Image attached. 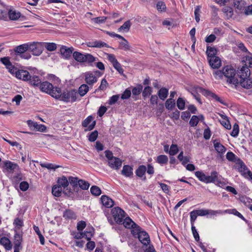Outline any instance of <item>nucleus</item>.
<instances>
[{"mask_svg": "<svg viewBox=\"0 0 252 252\" xmlns=\"http://www.w3.org/2000/svg\"><path fill=\"white\" fill-rule=\"evenodd\" d=\"M224 77L226 82L228 84L234 85L237 87L239 82L236 76L235 69L230 65H226L223 67Z\"/></svg>", "mask_w": 252, "mask_h": 252, "instance_id": "f257e3e1", "label": "nucleus"}, {"mask_svg": "<svg viewBox=\"0 0 252 252\" xmlns=\"http://www.w3.org/2000/svg\"><path fill=\"white\" fill-rule=\"evenodd\" d=\"M131 232L134 237L138 238L143 245L147 246L150 244L151 240L149 234L140 226L135 227L134 230H131Z\"/></svg>", "mask_w": 252, "mask_h": 252, "instance_id": "f03ea898", "label": "nucleus"}, {"mask_svg": "<svg viewBox=\"0 0 252 252\" xmlns=\"http://www.w3.org/2000/svg\"><path fill=\"white\" fill-rule=\"evenodd\" d=\"M58 94H59V96L55 97L56 99L66 102H73L76 100L77 92L75 90H67L62 93L61 89L60 88Z\"/></svg>", "mask_w": 252, "mask_h": 252, "instance_id": "7ed1b4c3", "label": "nucleus"}, {"mask_svg": "<svg viewBox=\"0 0 252 252\" xmlns=\"http://www.w3.org/2000/svg\"><path fill=\"white\" fill-rule=\"evenodd\" d=\"M195 175L199 181L206 184L215 183L218 179V173L216 171L211 172L210 176L206 175L202 171H197L195 172Z\"/></svg>", "mask_w": 252, "mask_h": 252, "instance_id": "20e7f679", "label": "nucleus"}, {"mask_svg": "<svg viewBox=\"0 0 252 252\" xmlns=\"http://www.w3.org/2000/svg\"><path fill=\"white\" fill-rule=\"evenodd\" d=\"M39 89L41 92L46 93L53 97L59 96L60 88L54 87L53 85L48 81L42 82Z\"/></svg>", "mask_w": 252, "mask_h": 252, "instance_id": "39448f33", "label": "nucleus"}, {"mask_svg": "<svg viewBox=\"0 0 252 252\" xmlns=\"http://www.w3.org/2000/svg\"><path fill=\"white\" fill-rule=\"evenodd\" d=\"M105 154L108 159L109 166L115 170L119 169L122 166V161L119 158L114 157L110 151H105Z\"/></svg>", "mask_w": 252, "mask_h": 252, "instance_id": "423d86ee", "label": "nucleus"}, {"mask_svg": "<svg viewBox=\"0 0 252 252\" xmlns=\"http://www.w3.org/2000/svg\"><path fill=\"white\" fill-rule=\"evenodd\" d=\"M73 58L78 62L92 63L96 61L97 59L90 54H83L79 52L73 53Z\"/></svg>", "mask_w": 252, "mask_h": 252, "instance_id": "0eeeda50", "label": "nucleus"}, {"mask_svg": "<svg viewBox=\"0 0 252 252\" xmlns=\"http://www.w3.org/2000/svg\"><path fill=\"white\" fill-rule=\"evenodd\" d=\"M44 42H33L28 43L29 50L32 53L34 56H38L40 55L44 49Z\"/></svg>", "mask_w": 252, "mask_h": 252, "instance_id": "6e6552de", "label": "nucleus"}, {"mask_svg": "<svg viewBox=\"0 0 252 252\" xmlns=\"http://www.w3.org/2000/svg\"><path fill=\"white\" fill-rule=\"evenodd\" d=\"M115 221L117 223H121L125 217V212L120 207H115L111 210Z\"/></svg>", "mask_w": 252, "mask_h": 252, "instance_id": "1a4fd4ad", "label": "nucleus"}, {"mask_svg": "<svg viewBox=\"0 0 252 252\" xmlns=\"http://www.w3.org/2000/svg\"><path fill=\"white\" fill-rule=\"evenodd\" d=\"M107 60L111 63L114 68L121 75L124 74V69L113 54H106Z\"/></svg>", "mask_w": 252, "mask_h": 252, "instance_id": "9d476101", "label": "nucleus"}, {"mask_svg": "<svg viewBox=\"0 0 252 252\" xmlns=\"http://www.w3.org/2000/svg\"><path fill=\"white\" fill-rule=\"evenodd\" d=\"M235 166L243 175L245 177H247V175L250 170H248L244 163L239 158L237 159Z\"/></svg>", "mask_w": 252, "mask_h": 252, "instance_id": "9b49d317", "label": "nucleus"}, {"mask_svg": "<svg viewBox=\"0 0 252 252\" xmlns=\"http://www.w3.org/2000/svg\"><path fill=\"white\" fill-rule=\"evenodd\" d=\"M94 118L92 116H88L84 121L82 122V125L83 127H86L88 130H92L95 125V121H94Z\"/></svg>", "mask_w": 252, "mask_h": 252, "instance_id": "f8f14e48", "label": "nucleus"}, {"mask_svg": "<svg viewBox=\"0 0 252 252\" xmlns=\"http://www.w3.org/2000/svg\"><path fill=\"white\" fill-rule=\"evenodd\" d=\"M85 79L86 83L89 85H93L97 81V77L93 72L88 71L85 73Z\"/></svg>", "mask_w": 252, "mask_h": 252, "instance_id": "ddd939ff", "label": "nucleus"}, {"mask_svg": "<svg viewBox=\"0 0 252 252\" xmlns=\"http://www.w3.org/2000/svg\"><path fill=\"white\" fill-rule=\"evenodd\" d=\"M27 124L31 129H36L39 131H44L46 129V127L44 125L38 124L37 122L32 120H28Z\"/></svg>", "mask_w": 252, "mask_h": 252, "instance_id": "4468645a", "label": "nucleus"}, {"mask_svg": "<svg viewBox=\"0 0 252 252\" xmlns=\"http://www.w3.org/2000/svg\"><path fill=\"white\" fill-rule=\"evenodd\" d=\"M8 17L10 20H17L21 18L23 21L26 19L24 16H21V13L14 9H10L8 11Z\"/></svg>", "mask_w": 252, "mask_h": 252, "instance_id": "2eb2a0df", "label": "nucleus"}, {"mask_svg": "<svg viewBox=\"0 0 252 252\" xmlns=\"http://www.w3.org/2000/svg\"><path fill=\"white\" fill-rule=\"evenodd\" d=\"M15 77L18 79L28 81L31 78V75L27 70L19 69Z\"/></svg>", "mask_w": 252, "mask_h": 252, "instance_id": "dca6fc26", "label": "nucleus"}, {"mask_svg": "<svg viewBox=\"0 0 252 252\" xmlns=\"http://www.w3.org/2000/svg\"><path fill=\"white\" fill-rule=\"evenodd\" d=\"M87 45L89 47L94 48L109 47V45L107 43L101 40H95L88 42L87 43Z\"/></svg>", "mask_w": 252, "mask_h": 252, "instance_id": "f3484780", "label": "nucleus"}, {"mask_svg": "<svg viewBox=\"0 0 252 252\" xmlns=\"http://www.w3.org/2000/svg\"><path fill=\"white\" fill-rule=\"evenodd\" d=\"M102 204L106 208H111L113 206V200L107 195H102L100 198Z\"/></svg>", "mask_w": 252, "mask_h": 252, "instance_id": "a211bd4d", "label": "nucleus"}, {"mask_svg": "<svg viewBox=\"0 0 252 252\" xmlns=\"http://www.w3.org/2000/svg\"><path fill=\"white\" fill-rule=\"evenodd\" d=\"M208 60L209 65L213 68H218L221 66V62L218 57L211 58Z\"/></svg>", "mask_w": 252, "mask_h": 252, "instance_id": "6ab92c4d", "label": "nucleus"}, {"mask_svg": "<svg viewBox=\"0 0 252 252\" xmlns=\"http://www.w3.org/2000/svg\"><path fill=\"white\" fill-rule=\"evenodd\" d=\"M4 167L5 169L9 172L14 171L15 170L18 169V165L15 163H13L10 161H5L4 162Z\"/></svg>", "mask_w": 252, "mask_h": 252, "instance_id": "aec40b11", "label": "nucleus"}, {"mask_svg": "<svg viewBox=\"0 0 252 252\" xmlns=\"http://www.w3.org/2000/svg\"><path fill=\"white\" fill-rule=\"evenodd\" d=\"M234 5L238 10V12L243 13L246 6V3L243 0H234Z\"/></svg>", "mask_w": 252, "mask_h": 252, "instance_id": "412c9836", "label": "nucleus"}, {"mask_svg": "<svg viewBox=\"0 0 252 252\" xmlns=\"http://www.w3.org/2000/svg\"><path fill=\"white\" fill-rule=\"evenodd\" d=\"M122 222L126 228H131V230H134L135 227H139V226L133 221L129 217H127L125 219H124Z\"/></svg>", "mask_w": 252, "mask_h": 252, "instance_id": "4be33fe9", "label": "nucleus"}, {"mask_svg": "<svg viewBox=\"0 0 252 252\" xmlns=\"http://www.w3.org/2000/svg\"><path fill=\"white\" fill-rule=\"evenodd\" d=\"M214 147L215 149V150L220 154H223L226 150V148L220 144L218 140H215L213 141Z\"/></svg>", "mask_w": 252, "mask_h": 252, "instance_id": "5701e85b", "label": "nucleus"}, {"mask_svg": "<svg viewBox=\"0 0 252 252\" xmlns=\"http://www.w3.org/2000/svg\"><path fill=\"white\" fill-rule=\"evenodd\" d=\"M250 75L251 71L247 66H243L239 72V75L240 76V79L249 78Z\"/></svg>", "mask_w": 252, "mask_h": 252, "instance_id": "b1692460", "label": "nucleus"}, {"mask_svg": "<svg viewBox=\"0 0 252 252\" xmlns=\"http://www.w3.org/2000/svg\"><path fill=\"white\" fill-rule=\"evenodd\" d=\"M28 81H29L30 84L32 86L34 87H38L39 88L42 83L39 77L36 75H33L32 76H31L30 79Z\"/></svg>", "mask_w": 252, "mask_h": 252, "instance_id": "393cba45", "label": "nucleus"}, {"mask_svg": "<svg viewBox=\"0 0 252 252\" xmlns=\"http://www.w3.org/2000/svg\"><path fill=\"white\" fill-rule=\"evenodd\" d=\"M0 244L2 245L6 250H10L12 247V244L10 240L5 237H3L0 239Z\"/></svg>", "mask_w": 252, "mask_h": 252, "instance_id": "a878e982", "label": "nucleus"}, {"mask_svg": "<svg viewBox=\"0 0 252 252\" xmlns=\"http://www.w3.org/2000/svg\"><path fill=\"white\" fill-rule=\"evenodd\" d=\"M121 173L123 175L126 177H130L133 175V169L129 165H124Z\"/></svg>", "mask_w": 252, "mask_h": 252, "instance_id": "bb28decb", "label": "nucleus"}, {"mask_svg": "<svg viewBox=\"0 0 252 252\" xmlns=\"http://www.w3.org/2000/svg\"><path fill=\"white\" fill-rule=\"evenodd\" d=\"M239 82V84L244 88L250 89L252 87V79L249 78L241 79Z\"/></svg>", "mask_w": 252, "mask_h": 252, "instance_id": "cd10ccee", "label": "nucleus"}, {"mask_svg": "<svg viewBox=\"0 0 252 252\" xmlns=\"http://www.w3.org/2000/svg\"><path fill=\"white\" fill-rule=\"evenodd\" d=\"M60 52L63 57L64 59H67L71 56L72 50L69 48L62 46L60 49Z\"/></svg>", "mask_w": 252, "mask_h": 252, "instance_id": "c85d7f7f", "label": "nucleus"}, {"mask_svg": "<svg viewBox=\"0 0 252 252\" xmlns=\"http://www.w3.org/2000/svg\"><path fill=\"white\" fill-rule=\"evenodd\" d=\"M29 50V45L28 43L22 44L21 45L17 46L14 51L15 52L20 54L21 55V54L25 53L26 51Z\"/></svg>", "mask_w": 252, "mask_h": 252, "instance_id": "c756f323", "label": "nucleus"}, {"mask_svg": "<svg viewBox=\"0 0 252 252\" xmlns=\"http://www.w3.org/2000/svg\"><path fill=\"white\" fill-rule=\"evenodd\" d=\"M168 94V90L165 88H161L158 92V95L159 98L164 100H165Z\"/></svg>", "mask_w": 252, "mask_h": 252, "instance_id": "7c9ffc66", "label": "nucleus"}, {"mask_svg": "<svg viewBox=\"0 0 252 252\" xmlns=\"http://www.w3.org/2000/svg\"><path fill=\"white\" fill-rule=\"evenodd\" d=\"M217 50L216 48L208 46L207 47L206 54L207 55L208 60L209 58L215 57L217 54Z\"/></svg>", "mask_w": 252, "mask_h": 252, "instance_id": "2f4dec72", "label": "nucleus"}, {"mask_svg": "<svg viewBox=\"0 0 252 252\" xmlns=\"http://www.w3.org/2000/svg\"><path fill=\"white\" fill-rule=\"evenodd\" d=\"M58 184L62 188H65L68 186V180L65 176H62L59 178L58 180Z\"/></svg>", "mask_w": 252, "mask_h": 252, "instance_id": "473e14b6", "label": "nucleus"}, {"mask_svg": "<svg viewBox=\"0 0 252 252\" xmlns=\"http://www.w3.org/2000/svg\"><path fill=\"white\" fill-rule=\"evenodd\" d=\"M131 24L129 20L126 21L124 24L118 29V32H128L129 30Z\"/></svg>", "mask_w": 252, "mask_h": 252, "instance_id": "72a5a7b5", "label": "nucleus"}, {"mask_svg": "<svg viewBox=\"0 0 252 252\" xmlns=\"http://www.w3.org/2000/svg\"><path fill=\"white\" fill-rule=\"evenodd\" d=\"M63 217L65 219H75L76 218L75 214L71 210H66L63 213Z\"/></svg>", "mask_w": 252, "mask_h": 252, "instance_id": "f704fd0d", "label": "nucleus"}, {"mask_svg": "<svg viewBox=\"0 0 252 252\" xmlns=\"http://www.w3.org/2000/svg\"><path fill=\"white\" fill-rule=\"evenodd\" d=\"M22 241V234L19 232H16L14 236V246H21Z\"/></svg>", "mask_w": 252, "mask_h": 252, "instance_id": "c9c22d12", "label": "nucleus"}, {"mask_svg": "<svg viewBox=\"0 0 252 252\" xmlns=\"http://www.w3.org/2000/svg\"><path fill=\"white\" fill-rule=\"evenodd\" d=\"M89 87L87 84L81 85L78 89V94L81 96H84L89 91Z\"/></svg>", "mask_w": 252, "mask_h": 252, "instance_id": "e433bc0d", "label": "nucleus"}, {"mask_svg": "<svg viewBox=\"0 0 252 252\" xmlns=\"http://www.w3.org/2000/svg\"><path fill=\"white\" fill-rule=\"evenodd\" d=\"M62 188L59 185H55L52 188V194L53 195L59 197L61 195Z\"/></svg>", "mask_w": 252, "mask_h": 252, "instance_id": "4c0bfd02", "label": "nucleus"}, {"mask_svg": "<svg viewBox=\"0 0 252 252\" xmlns=\"http://www.w3.org/2000/svg\"><path fill=\"white\" fill-rule=\"evenodd\" d=\"M40 165L42 167L46 168L49 170L52 169L54 170L60 167L59 165H57L50 163H40Z\"/></svg>", "mask_w": 252, "mask_h": 252, "instance_id": "58836bf2", "label": "nucleus"}, {"mask_svg": "<svg viewBox=\"0 0 252 252\" xmlns=\"http://www.w3.org/2000/svg\"><path fill=\"white\" fill-rule=\"evenodd\" d=\"M119 48L125 51L130 50V46L127 40L125 39L119 43Z\"/></svg>", "mask_w": 252, "mask_h": 252, "instance_id": "ea45409f", "label": "nucleus"}, {"mask_svg": "<svg viewBox=\"0 0 252 252\" xmlns=\"http://www.w3.org/2000/svg\"><path fill=\"white\" fill-rule=\"evenodd\" d=\"M165 106L166 109L171 110L175 106V100L173 98H168L165 102Z\"/></svg>", "mask_w": 252, "mask_h": 252, "instance_id": "a19ab883", "label": "nucleus"}, {"mask_svg": "<svg viewBox=\"0 0 252 252\" xmlns=\"http://www.w3.org/2000/svg\"><path fill=\"white\" fill-rule=\"evenodd\" d=\"M157 162L160 164H166L168 160V158L166 155H159L157 158Z\"/></svg>", "mask_w": 252, "mask_h": 252, "instance_id": "79ce46f5", "label": "nucleus"}, {"mask_svg": "<svg viewBox=\"0 0 252 252\" xmlns=\"http://www.w3.org/2000/svg\"><path fill=\"white\" fill-rule=\"evenodd\" d=\"M146 171V167L144 165L140 166L136 171V174L139 177H142Z\"/></svg>", "mask_w": 252, "mask_h": 252, "instance_id": "37998d69", "label": "nucleus"}, {"mask_svg": "<svg viewBox=\"0 0 252 252\" xmlns=\"http://www.w3.org/2000/svg\"><path fill=\"white\" fill-rule=\"evenodd\" d=\"M224 213H228L229 214H234V215L238 217L239 218L242 219L243 220H245V219L243 217V216L240 213H239L238 211H237L235 209L225 210V211H224Z\"/></svg>", "mask_w": 252, "mask_h": 252, "instance_id": "c03bdc74", "label": "nucleus"}, {"mask_svg": "<svg viewBox=\"0 0 252 252\" xmlns=\"http://www.w3.org/2000/svg\"><path fill=\"white\" fill-rule=\"evenodd\" d=\"M44 47H45L49 51H53L57 49V45L55 43L44 42Z\"/></svg>", "mask_w": 252, "mask_h": 252, "instance_id": "a18cd8bd", "label": "nucleus"}, {"mask_svg": "<svg viewBox=\"0 0 252 252\" xmlns=\"http://www.w3.org/2000/svg\"><path fill=\"white\" fill-rule=\"evenodd\" d=\"M90 191L92 194L95 196H98L101 193L100 189L98 187L96 186H92L91 188Z\"/></svg>", "mask_w": 252, "mask_h": 252, "instance_id": "49530a36", "label": "nucleus"}, {"mask_svg": "<svg viewBox=\"0 0 252 252\" xmlns=\"http://www.w3.org/2000/svg\"><path fill=\"white\" fill-rule=\"evenodd\" d=\"M179 152L178 147L176 144H172L169 151V154L171 156L176 155Z\"/></svg>", "mask_w": 252, "mask_h": 252, "instance_id": "de8ad7c7", "label": "nucleus"}, {"mask_svg": "<svg viewBox=\"0 0 252 252\" xmlns=\"http://www.w3.org/2000/svg\"><path fill=\"white\" fill-rule=\"evenodd\" d=\"M78 186L82 189H87L90 187L89 183L83 180H79L78 182Z\"/></svg>", "mask_w": 252, "mask_h": 252, "instance_id": "09e8293b", "label": "nucleus"}, {"mask_svg": "<svg viewBox=\"0 0 252 252\" xmlns=\"http://www.w3.org/2000/svg\"><path fill=\"white\" fill-rule=\"evenodd\" d=\"M213 75L216 79H222L224 77L223 74V67L222 70H218L215 71L213 73Z\"/></svg>", "mask_w": 252, "mask_h": 252, "instance_id": "8fccbe9b", "label": "nucleus"}, {"mask_svg": "<svg viewBox=\"0 0 252 252\" xmlns=\"http://www.w3.org/2000/svg\"><path fill=\"white\" fill-rule=\"evenodd\" d=\"M224 13H225L227 18L229 19L232 17L233 15V11L232 8L229 7H224L223 9Z\"/></svg>", "mask_w": 252, "mask_h": 252, "instance_id": "3c124183", "label": "nucleus"}, {"mask_svg": "<svg viewBox=\"0 0 252 252\" xmlns=\"http://www.w3.org/2000/svg\"><path fill=\"white\" fill-rule=\"evenodd\" d=\"M157 8L158 11L163 12L166 10V5L162 1H158L157 3Z\"/></svg>", "mask_w": 252, "mask_h": 252, "instance_id": "603ef678", "label": "nucleus"}, {"mask_svg": "<svg viewBox=\"0 0 252 252\" xmlns=\"http://www.w3.org/2000/svg\"><path fill=\"white\" fill-rule=\"evenodd\" d=\"M152 93V88L151 87L147 86L146 87L143 92H142V95L143 97L145 98L151 94Z\"/></svg>", "mask_w": 252, "mask_h": 252, "instance_id": "864d4df0", "label": "nucleus"}, {"mask_svg": "<svg viewBox=\"0 0 252 252\" xmlns=\"http://www.w3.org/2000/svg\"><path fill=\"white\" fill-rule=\"evenodd\" d=\"M199 118L198 116L193 115L192 116L190 121L189 124L191 126H197L199 122Z\"/></svg>", "mask_w": 252, "mask_h": 252, "instance_id": "5fc2aeb1", "label": "nucleus"}, {"mask_svg": "<svg viewBox=\"0 0 252 252\" xmlns=\"http://www.w3.org/2000/svg\"><path fill=\"white\" fill-rule=\"evenodd\" d=\"M108 86V83L107 80L105 78H103L102 79V80L101 81L100 85L98 90H101V91H105L107 89Z\"/></svg>", "mask_w": 252, "mask_h": 252, "instance_id": "6e6d98bb", "label": "nucleus"}, {"mask_svg": "<svg viewBox=\"0 0 252 252\" xmlns=\"http://www.w3.org/2000/svg\"><path fill=\"white\" fill-rule=\"evenodd\" d=\"M177 105L178 108L180 110H183L185 106V100L181 97L178 98L177 101Z\"/></svg>", "mask_w": 252, "mask_h": 252, "instance_id": "4d7b16f0", "label": "nucleus"}, {"mask_svg": "<svg viewBox=\"0 0 252 252\" xmlns=\"http://www.w3.org/2000/svg\"><path fill=\"white\" fill-rule=\"evenodd\" d=\"M120 95L119 94H116L110 97L108 104L110 105L114 104L119 99Z\"/></svg>", "mask_w": 252, "mask_h": 252, "instance_id": "13d9d810", "label": "nucleus"}, {"mask_svg": "<svg viewBox=\"0 0 252 252\" xmlns=\"http://www.w3.org/2000/svg\"><path fill=\"white\" fill-rule=\"evenodd\" d=\"M221 125H222L226 129H230L231 127V125L228 119L220 120Z\"/></svg>", "mask_w": 252, "mask_h": 252, "instance_id": "bf43d9fd", "label": "nucleus"}, {"mask_svg": "<svg viewBox=\"0 0 252 252\" xmlns=\"http://www.w3.org/2000/svg\"><path fill=\"white\" fill-rule=\"evenodd\" d=\"M200 6H196L194 10L195 19L196 22L198 23L200 21Z\"/></svg>", "mask_w": 252, "mask_h": 252, "instance_id": "052dcab7", "label": "nucleus"}, {"mask_svg": "<svg viewBox=\"0 0 252 252\" xmlns=\"http://www.w3.org/2000/svg\"><path fill=\"white\" fill-rule=\"evenodd\" d=\"M226 158L231 161H234L235 163L237 161V159H236L235 155L231 152H228L226 154Z\"/></svg>", "mask_w": 252, "mask_h": 252, "instance_id": "680f3d73", "label": "nucleus"}, {"mask_svg": "<svg viewBox=\"0 0 252 252\" xmlns=\"http://www.w3.org/2000/svg\"><path fill=\"white\" fill-rule=\"evenodd\" d=\"M240 200L246 206H248V208L251 205V203L252 202V200L246 196H242Z\"/></svg>", "mask_w": 252, "mask_h": 252, "instance_id": "e2e57ef3", "label": "nucleus"}, {"mask_svg": "<svg viewBox=\"0 0 252 252\" xmlns=\"http://www.w3.org/2000/svg\"><path fill=\"white\" fill-rule=\"evenodd\" d=\"M98 136V132L97 130H94L91 132L89 135V140L91 142H94Z\"/></svg>", "mask_w": 252, "mask_h": 252, "instance_id": "0e129e2a", "label": "nucleus"}, {"mask_svg": "<svg viewBox=\"0 0 252 252\" xmlns=\"http://www.w3.org/2000/svg\"><path fill=\"white\" fill-rule=\"evenodd\" d=\"M131 93V91L128 89H126L121 95L122 99H127L130 97Z\"/></svg>", "mask_w": 252, "mask_h": 252, "instance_id": "69168bd1", "label": "nucleus"}, {"mask_svg": "<svg viewBox=\"0 0 252 252\" xmlns=\"http://www.w3.org/2000/svg\"><path fill=\"white\" fill-rule=\"evenodd\" d=\"M19 188L22 191H25L29 189V185L28 182L23 181L20 183Z\"/></svg>", "mask_w": 252, "mask_h": 252, "instance_id": "338daca9", "label": "nucleus"}, {"mask_svg": "<svg viewBox=\"0 0 252 252\" xmlns=\"http://www.w3.org/2000/svg\"><path fill=\"white\" fill-rule=\"evenodd\" d=\"M239 126L237 124H235L233 126V130L230 134V135L233 137H236L239 133Z\"/></svg>", "mask_w": 252, "mask_h": 252, "instance_id": "774afa93", "label": "nucleus"}]
</instances>
